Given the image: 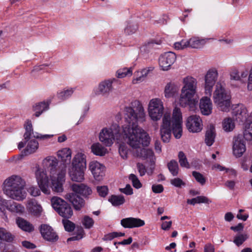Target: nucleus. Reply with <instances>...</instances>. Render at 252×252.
<instances>
[{"mask_svg":"<svg viewBox=\"0 0 252 252\" xmlns=\"http://www.w3.org/2000/svg\"><path fill=\"white\" fill-rule=\"evenodd\" d=\"M125 117L127 124L123 126L124 137L127 144L136 149L134 155L142 159H149L150 169H155V157L153 151L149 149L140 148V145L148 146L150 138L148 134L138 126V123L146 120V114L141 103L137 100L132 101L130 106L125 107Z\"/></svg>","mask_w":252,"mask_h":252,"instance_id":"1","label":"nucleus"},{"mask_svg":"<svg viewBox=\"0 0 252 252\" xmlns=\"http://www.w3.org/2000/svg\"><path fill=\"white\" fill-rule=\"evenodd\" d=\"M182 115L180 108L175 107L171 119L170 115L165 114L162 119V124L160 127V135L164 143L169 142L171 131L175 137L180 138L182 135Z\"/></svg>","mask_w":252,"mask_h":252,"instance_id":"2","label":"nucleus"},{"mask_svg":"<svg viewBox=\"0 0 252 252\" xmlns=\"http://www.w3.org/2000/svg\"><path fill=\"white\" fill-rule=\"evenodd\" d=\"M4 192L10 198L21 201L26 197L25 182L20 176L13 175L9 177L4 181Z\"/></svg>","mask_w":252,"mask_h":252,"instance_id":"3","label":"nucleus"},{"mask_svg":"<svg viewBox=\"0 0 252 252\" xmlns=\"http://www.w3.org/2000/svg\"><path fill=\"white\" fill-rule=\"evenodd\" d=\"M213 99L214 103L220 110L224 112L229 111L231 96L220 82L216 84V89L213 94Z\"/></svg>","mask_w":252,"mask_h":252,"instance_id":"4","label":"nucleus"},{"mask_svg":"<svg viewBox=\"0 0 252 252\" xmlns=\"http://www.w3.org/2000/svg\"><path fill=\"white\" fill-rule=\"evenodd\" d=\"M196 92V90L182 88L179 98L180 105L182 107H188L190 111H194L198 102V98L194 97Z\"/></svg>","mask_w":252,"mask_h":252,"instance_id":"5","label":"nucleus"},{"mask_svg":"<svg viewBox=\"0 0 252 252\" xmlns=\"http://www.w3.org/2000/svg\"><path fill=\"white\" fill-rule=\"evenodd\" d=\"M164 111L163 104L158 98L152 99L148 105L149 117L154 121H158L162 117Z\"/></svg>","mask_w":252,"mask_h":252,"instance_id":"6","label":"nucleus"},{"mask_svg":"<svg viewBox=\"0 0 252 252\" xmlns=\"http://www.w3.org/2000/svg\"><path fill=\"white\" fill-rule=\"evenodd\" d=\"M218 71L216 69H209L205 76V92L207 95L210 96L212 94V89L215 85L217 78Z\"/></svg>","mask_w":252,"mask_h":252,"instance_id":"7","label":"nucleus"},{"mask_svg":"<svg viewBox=\"0 0 252 252\" xmlns=\"http://www.w3.org/2000/svg\"><path fill=\"white\" fill-rule=\"evenodd\" d=\"M176 60V55L172 52H167L161 55L158 59L159 65L164 71L168 70Z\"/></svg>","mask_w":252,"mask_h":252,"instance_id":"8","label":"nucleus"},{"mask_svg":"<svg viewBox=\"0 0 252 252\" xmlns=\"http://www.w3.org/2000/svg\"><path fill=\"white\" fill-rule=\"evenodd\" d=\"M186 126L188 130L192 133L199 132L203 128L202 120L196 115L190 116L187 118Z\"/></svg>","mask_w":252,"mask_h":252,"instance_id":"9","label":"nucleus"},{"mask_svg":"<svg viewBox=\"0 0 252 252\" xmlns=\"http://www.w3.org/2000/svg\"><path fill=\"white\" fill-rule=\"evenodd\" d=\"M36 180L41 190L46 194H49L50 190L49 188V182L46 172L43 169H38L36 171Z\"/></svg>","mask_w":252,"mask_h":252,"instance_id":"10","label":"nucleus"},{"mask_svg":"<svg viewBox=\"0 0 252 252\" xmlns=\"http://www.w3.org/2000/svg\"><path fill=\"white\" fill-rule=\"evenodd\" d=\"M25 132L24 134V139L26 141H28L32 137L39 139L45 140L51 138L53 135L50 134H44L42 135L38 132H33L32 124L31 121L28 120L27 122V124L25 126Z\"/></svg>","mask_w":252,"mask_h":252,"instance_id":"11","label":"nucleus"},{"mask_svg":"<svg viewBox=\"0 0 252 252\" xmlns=\"http://www.w3.org/2000/svg\"><path fill=\"white\" fill-rule=\"evenodd\" d=\"M89 168L94 178L97 181H101L105 173V167L96 161H93L90 163Z\"/></svg>","mask_w":252,"mask_h":252,"instance_id":"12","label":"nucleus"},{"mask_svg":"<svg viewBox=\"0 0 252 252\" xmlns=\"http://www.w3.org/2000/svg\"><path fill=\"white\" fill-rule=\"evenodd\" d=\"M116 81V79L113 78L101 81L95 91V94H101L103 96H108L112 91V83Z\"/></svg>","mask_w":252,"mask_h":252,"instance_id":"13","label":"nucleus"},{"mask_svg":"<svg viewBox=\"0 0 252 252\" xmlns=\"http://www.w3.org/2000/svg\"><path fill=\"white\" fill-rule=\"evenodd\" d=\"M39 229L42 237L45 240L52 242H56L58 240V235L50 225L42 224L40 226Z\"/></svg>","mask_w":252,"mask_h":252,"instance_id":"14","label":"nucleus"},{"mask_svg":"<svg viewBox=\"0 0 252 252\" xmlns=\"http://www.w3.org/2000/svg\"><path fill=\"white\" fill-rule=\"evenodd\" d=\"M245 143L242 135L239 134L234 138L233 152L236 157H240L246 151Z\"/></svg>","mask_w":252,"mask_h":252,"instance_id":"15","label":"nucleus"},{"mask_svg":"<svg viewBox=\"0 0 252 252\" xmlns=\"http://www.w3.org/2000/svg\"><path fill=\"white\" fill-rule=\"evenodd\" d=\"M100 141L106 146H110L113 143L115 136L112 128H104L99 136Z\"/></svg>","mask_w":252,"mask_h":252,"instance_id":"16","label":"nucleus"},{"mask_svg":"<svg viewBox=\"0 0 252 252\" xmlns=\"http://www.w3.org/2000/svg\"><path fill=\"white\" fill-rule=\"evenodd\" d=\"M65 169H63L58 174L57 178H52L51 188L54 191L57 192L63 191V185L65 181Z\"/></svg>","mask_w":252,"mask_h":252,"instance_id":"17","label":"nucleus"},{"mask_svg":"<svg viewBox=\"0 0 252 252\" xmlns=\"http://www.w3.org/2000/svg\"><path fill=\"white\" fill-rule=\"evenodd\" d=\"M67 199L73 205L76 211L80 210L85 205V201L77 193L72 192L66 195Z\"/></svg>","mask_w":252,"mask_h":252,"instance_id":"18","label":"nucleus"},{"mask_svg":"<svg viewBox=\"0 0 252 252\" xmlns=\"http://www.w3.org/2000/svg\"><path fill=\"white\" fill-rule=\"evenodd\" d=\"M145 224L144 220L137 218H126L123 219L121 220V224L124 228L139 227L144 226Z\"/></svg>","mask_w":252,"mask_h":252,"instance_id":"19","label":"nucleus"},{"mask_svg":"<svg viewBox=\"0 0 252 252\" xmlns=\"http://www.w3.org/2000/svg\"><path fill=\"white\" fill-rule=\"evenodd\" d=\"M15 235L3 227H0V250L5 246V242L12 243Z\"/></svg>","mask_w":252,"mask_h":252,"instance_id":"20","label":"nucleus"},{"mask_svg":"<svg viewBox=\"0 0 252 252\" xmlns=\"http://www.w3.org/2000/svg\"><path fill=\"white\" fill-rule=\"evenodd\" d=\"M71 188L73 192L85 198L88 197L92 193L91 188L84 184H73L71 185Z\"/></svg>","mask_w":252,"mask_h":252,"instance_id":"21","label":"nucleus"},{"mask_svg":"<svg viewBox=\"0 0 252 252\" xmlns=\"http://www.w3.org/2000/svg\"><path fill=\"white\" fill-rule=\"evenodd\" d=\"M199 108L203 115H210L212 111V103L210 98L208 96L203 97L200 100Z\"/></svg>","mask_w":252,"mask_h":252,"instance_id":"22","label":"nucleus"},{"mask_svg":"<svg viewBox=\"0 0 252 252\" xmlns=\"http://www.w3.org/2000/svg\"><path fill=\"white\" fill-rule=\"evenodd\" d=\"M84 169L82 167H72L69 173L71 179L77 182H82L84 179Z\"/></svg>","mask_w":252,"mask_h":252,"instance_id":"23","label":"nucleus"},{"mask_svg":"<svg viewBox=\"0 0 252 252\" xmlns=\"http://www.w3.org/2000/svg\"><path fill=\"white\" fill-rule=\"evenodd\" d=\"M16 223L19 228L25 232L31 233L34 230V226L23 218H18Z\"/></svg>","mask_w":252,"mask_h":252,"instance_id":"24","label":"nucleus"},{"mask_svg":"<svg viewBox=\"0 0 252 252\" xmlns=\"http://www.w3.org/2000/svg\"><path fill=\"white\" fill-rule=\"evenodd\" d=\"M205 137L206 144L208 146H212L215 142L216 137L215 128L214 126L211 125L206 130Z\"/></svg>","mask_w":252,"mask_h":252,"instance_id":"25","label":"nucleus"},{"mask_svg":"<svg viewBox=\"0 0 252 252\" xmlns=\"http://www.w3.org/2000/svg\"><path fill=\"white\" fill-rule=\"evenodd\" d=\"M58 156L61 158L63 164H68L71 161V151L69 148H63L58 151Z\"/></svg>","mask_w":252,"mask_h":252,"instance_id":"26","label":"nucleus"},{"mask_svg":"<svg viewBox=\"0 0 252 252\" xmlns=\"http://www.w3.org/2000/svg\"><path fill=\"white\" fill-rule=\"evenodd\" d=\"M50 101H42L39 102L33 106V110L35 111L34 115L35 117H39L44 111L49 109V106Z\"/></svg>","mask_w":252,"mask_h":252,"instance_id":"27","label":"nucleus"},{"mask_svg":"<svg viewBox=\"0 0 252 252\" xmlns=\"http://www.w3.org/2000/svg\"><path fill=\"white\" fill-rule=\"evenodd\" d=\"M209 39H200L198 37H193L188 40L189 47L192 48H201Z\"/></svg>","mask_w":252,"mask_h":252,"instance_id":"28","label":"nucleus"},{"mask_svg":"<svg viewBox=\"0 0 252 252\" xmlns=\"http://www.w3.org/2000/svg\"><path fill=\"white\" fill-rule=\"evenodd\" d=\"M28 208L33 216L38 217L41 215L42 207L35 200H31L29 202Z\"/></svg>","mask_w":252,"mask_h":252,"instance_id":"29","label":"nucleus"},{"mask_svg":"<svg viewBox=\"0 0 252 252\" xmlns=\"http://www.w3.org/2000/svg\"><path fill=\"white\" fill-rule=\"evenodd\" d=\"M39 144L35 139L29 140L26 148L23 151V153L27 156L34 153L38 148Z\"/></svg>","mask_w":252,"mask_h":252,"instance_id":"30","label":"nucleus"},{"mask_svg":"<svg viewBox=\"0 0 252 252\" xmlns=\"http://www.w3.org/2000/svg\"><path fill=\"white\" fill-rule=\"evenodd\" d=\"M183 89H189L197 91V80L191 76L185 77L183 80Z\"/></svg>","mask_w":252,"mask_h":252,"instance_id":"31","label":"nucleus"},{"mask_svg":"<svg viewBox=\"0 0 252 252\" xmlns=\"http://www.w3.org/2000/svg\"><path fill=\"white\" fill-rule=\"evenodd\" d=\"M58 214L65 219H69L73 215V211L70 205L66 202L63 207L59 209Z\"/></svg>","mask_w":252,"mask_h":252,"instance_id":"32","label":"nucleus"},{"mask_svg":"<svg viewBox=\"0 0 252 252\" xmlns=\"http://www.w3.org/2000/svg\"><path fill=\"white\" fill-rule=\"evenodd\" d=\"M177 91V87L174 83H167L164 89V95L166 98L173 97Z\"/></svg>","mask_w":252,"mask_h":252,"instance_id":"33","label":"nucleus"},{"mask_svg":"<svg viewBox=\"0 0 252 252\" xmlns=\"http://www.w3.org/2000/svg\"><path fill=\"white\" fill-rule=\"evenodd\" d=\"M92 152L96 156H103L106 153L107 149L99 143H95L91 146Z\"/></svg>","mask_w":252,"mask_h":252,"instance_id":"34","label":"nucleus"},{"mask_svg":"<svg viewBox=\"0 0 252 252\" xmlns=\"http://www.w3.org/2000/svg\"><path fill=\"white\" fill-rule=\"evenodd\" d=\"M51 202L53 208L58 213L59 209L62 208L66 202L63 199L58 196L53 197L51 199Z\"/></svg>","mask_w":252,"mask_h":252,"instance_id":"35","label":"nucleus"},{"mask_svg":"<svg viewBox=\"0 0 252 252\" xmlns=\"http://www.w3.org/2000/svg\"><path fill=\"white\" fill-rule=\"evenodd\" d=\"M154 69V67L153 66H150L143 69L140 72L141 75L139 77H137L133 80V83L137 84L144 81L145 77L147 76V75L152 72Z\"/></svg>","mask_w":252,"mask_h":252,"instance_id":"36","label":"nucleus"},{"mask_svg":"<svg viewBox=\"0 0 252 252\" xmlns=\"http://www.w3.org/2000/svg\"><path fill=\"white\" fill-rule=\"evenodd\" d=\"M84 162V155L81 153H78L73 158L72 165L74 167H82L84 169L83 163Z\"/></svg>","mask_w":252,"mask_h":252,"instance_id":"37","label":"nucleus"},{"mask_svg":"<svg viewBox=\"0 0 252 252\" xmlns=\"http://www.w3.org/2000/svg\"><path fill=\"white\" fill-rule=\"evenodd\" d=\"M113 206H118L123 204L125 202L124 196L122 195H112L108 199Z\"/></svg>","mask_w":252,"mask_h":252,"instance_id":"38","label":"nucleus"},{"mask_svg":"<svg viewBox=\"0 0 252 252\" xmlns=\"http://www.w3.org/2000/svg\"><path fill=\"white\" fill-rule=\"evenodd\" d=\"M167 167L173 176H176L179 173V167L178 162L174 159L170 160L167 164Z\"/></svg>","mask_w":252,"mask_h":252,"instance_id":"39","label":"nucleus"},{"mask_svg":"<svg viewBox=\"0 0 252 252\" xmlns=\"http://www.w3.org/2000/svg\"><path fill=\"white\" fill-rule=\"evenodd\" d=\"M6 207L8 210L12 212L21 213L24 211V208L22 205L14 202L8 203Z\"/></svg>","mask_w":252,"mask_h":252,"instance_id":"40","label":"nucleus"},{"mask_svg":"<svg viewBox=\"0 0 252 252\" xmlns=\"http://www.w3.org/2000/svg\"><path fill=\"white\" fill-rule=\"evenodd\" d=\"M58 164V160L55 158H52L47 160L46 166L53 175L55 173Z\"/></svg>","mask_w":252,"mask_h":252,"instance_id":"41","label":"nucleus"},{"mask_svg":"<svg viewBox=\"0 0 252 252\" xmlns=\"http://www.w3.org/2000/svg\"><path fill=\"white\" fill-rule=\"evenodd\" d=\"M223 129L227 132L232 131L234 127L235 124L233 120L230 118H227L224 119L222 123Z\"/></svg>","mask_w":252,"mask_h":252,"instance_id":"42","label":"nucleus"},{"mask_svg":"<svg viewBox=\"0 0 252 252\" xmlns=\"http://www.w3.org/2000/svg\"><path fill=\"white\" fill-rule=\"evenodd\" d=\"M179 162L182 167L189 168L190 165L188 161L187 158L183 152L180 151L178 154Z\"/></svg>","mask_w":252,"mask_h":252,"instance_id":"43","label":"nucleus"},{"mask_svg":"<svg viewBox=\"0 0 252 252\" xmlns=\"http://www.w3.org/2000/svg\"><path fill=\"white\" fill-rule=\"evenodd\" d=\"M246 112L247 110L243 105H238V106L233 110V113L239 119H241L240 116L242 117H246Z\"/></svg>","mask_w":252,"mask_h":252,"instance_id":"44","label":"nucleus"},{"mask_svg":"<svg viewBox=\"0 0 252 252\" xmlns=\"http://www.w3.org/2000/svg\"><path fill=\"white\" fill-rule=\"evenodd\" d=\"M137 29L138 26L136 23L129 21L125 29V32L128 35L131 34L135 33Z\"/></svg>","mask_w":252,"mask_h":252,"instance_id":"45","label":"nucleus"},{"mask_svg":"<svg viewBox=\"0 0 252 252\" xmlns=\"http://www.w3.org/2000/svg\"><path fill=\"white\" fill-rule=\"evenodd\" d=\"M62 223L66 231L72 232L75 229V223L69 220L68 219H63Z\"/></svg>","mask_w":252,"mask_h":252,"instance_id":"46","label":"nucleus"},{"mask_svg":"<svg viewBox=\"0 0 252 252\" xmlns=\"http://www.w3.org/2000/svg\"><path fill=\"white\" fill-rule=\"evenodd\" d=\"M132 75L131 68H123L119 69L117 71V76L118 78H122L126 76H131Z\"/></svg>","mask_w":252,"mask_h":252,"instance_id":"47","label":"nucleus"},{"mask_svg":"<svg viewBox=\"0 0 252 252\" xmlns=\"http://www.w3.org/2000/svg\"><path fill=\"white\" fill-rule=\"evenodd\" d=\"M82 223L86 229H90L93 226L94 221L89 216H85L82 220Z\"/></svg>","mask_w":252,"mask_h":252,"instance_id":"48","label":"nucleus"},{"mask_svg":"<svg viewBox=\"0 0 252 252\" xmlns=\"http://www.w3.org/2000/svg\"><path fill=\"white\" fill-rule=\"evenodd\" d=\"M73 93V90L72 88L62 91L58 93V97L60 99L63 100L69 97Z\"/></svg>","mask_w":252,"mask_h":252,"instance_id":"49","label":"nucleus"},{"mask_svg":"<svg viewBox=\"0 0 252 252\" xmlns=\"http://www.w3.org/2000/svg\"><path fill=\"white\" fill-rule=\"evenodd\" d=\"M192 175L195 178L196 181L198 183H199L201 185L203 186L205 185L206 180V178L202 174L198 172L194 171L192 172Z\"/></svg>","mask_w":252,"mask_h":252,"instance_id":"50","label":"nucleus"},{"mask_svg":"<svg viewBox=\"0 0 252 252\" xmlns=\"http://www.w3.org/2000/svg\"><path fill=\"white\" fill-rule=\"evenodd\" d=\"M128 149L125 144H121L119 145V152L121 157L123 159H126L127 158Z\"/></svg>","mask_w":252,"mask_h":252,"instance_id":"51","label":"nucleus"},{"mask_svg":"<svg viewBox=\"0 0 252 252\" xmlns=\"http://www.w3.org/2000/svg\"><path fill=\"white\" fill-rule=\"evenodd\" d=\"M129 179L131 181L134 188L138 189L142 187V184L140 183L137 177L133 174L129 175Z\"/></svg>","mask_w":252,"mask_h":252,"instance_id":"52","label":"nucleus"},{"mask_svg":"<svg viewBox=\"0 0 252 252\" xmlns=\"http://www.w3.org/2000/svg\"><path fill=\"white\" fill-rule=\"evenodd\" d=\"M78 233L76 235L73 236L70 238H68L67 240V242L69 241H78L82 239L85 234V232L83 229L82 227H80L79 229L78 230Z\"/></svg>","mask_w":252,"mask_h":252,"instance_id":"53","label":"nucleus"},{"mask_svg":"<svg viewBox=\"0 0 252 252\" xmlns=\"http://www.w3.org/2000/svg\"><path fill=\"white\" fill-rule=\"evenodd\" d=\"M96 190L98 195L102 197H105L108 194L109 191L106 186H97Z\"/></svg>","mask_w":252,"mask_h":252,"instance_id":"54","label":"nucleus"},{"mask_svg":"<svg viewBox=\"0 0 252 252\" xmlns=\"http://www.w3.org/2000/svg\"><path fill=\"white\" fill-rule=\"evenodd\" d=\"M170 183L173 186L177 188H181L186 185L185 183L180 178H175L170 180Z\"/></svg>","mask_w":252,"mask_h":252,"instance_id":"55","label":"nucleus"},{"mask_svg":"<svg viewBox=\"0 0 252 252\" xmlns=\"http://www.w3.org/2000/svg\"><path fill=\"white\" fill-rule=\"evenodd\" d=\"M247 238L248 236L246 234H240L235 237L234 242L237 246H239L243 243Z\"/></svg>","mask_w":252,"mask_h":252,"instance_id":"56","label":"nucleus"},{"mask_svg":"<svg viewBox=\"0 0 252 252\" xmlns=\"http://www.w3.org/2000/svg\"><path fill=\"white\" fill-rule=\"evenodd\" d=\"M187 47H189L188 40H182L180 42L174 43L175 48L178 50L183 49Z\"/></svg>","mask_w":252,"mask_h":252,"instance_id":"57","label":"nucleus"},{"mask_svg":"<svg viewBox=\"0 0 252 252\" xmlns=\"http://www.w3.org/2000/svg\"><path fill=\"white\" fill-rule=\"evenodd\" d=\"M27 190L31 195L33 196H37L40 194V190L35 187H30Z\"/></svg>","mask_w":252,"mask_h":252,"instance_id":"58","label":"nucleus"},{"mask_svg":"<svg viewBox=\"0 0 252 252\" xmlns=\"http://www.w3.org/2000/svg\"><path fill=\"white\" fill-rule=\"evenodd\" d=\"M119 190L120 192L127 195H131L133 193V189L129 184H127L125 188H120Z\"/></svg>","mask_w":252,"mask_h":252,"instance_id":"59","label":"nucleus"},{"mask_svg":"<svg viewBox=\"0 0 252 252\" xmlns=\"http://www.w3.org/2000/svg\"><path fill=\"white\" fill-rule=\"evenodd\" d=\"M152 191L155 193H160L163 191V186L161 184H154L152 187Z\"/></svg>","mask_w":252,"mask_h":252,"instance_id":"60","label":"nucleus"},{"mask_svg":"<svg viewBox=\"0 0 252 252\" xmlns=\"http://www.w3.org/2000/svg\"><path fill=\"white\" fill-rule=\"evenodd\" d=\"M137 167L140 175L141 176H144L146 172L145 166L142 163H137Z\"/></svg>","mask_w":252,"mask_h":252,"instance_id":"61","label":"nucleus"},{"mask_svg":"<svg viewBox=\"0 0 252 252\" xmlns=\"http://www.w3.org/2000/svg\"><path fill=\"white\" fill-rule=\"evenodd\" d=\"M22 245L23 247L28 249H34L36 248L35 244L28 241H22Z\"/></svg>","mask_w":252,"mask_h":252,"instance_id":"62","label":"nucleus"},{"mask_svg":"<svg viewBox=\"0 0 252 252\" xmlns=\"http://www.w3.org/2000/svg\"><path fill=\"white\" fill-rule=\"evenodd\" d=\"M198 203H206L209 204L211 202L207 197L204 196H197Z\"/></svg>","mask_w":252,"mask_h":252,"instance_id":"63","label":"nucleus"},{"mask_svg":"<svg viewBox=\"0 0 252 252\" xmlns=\"http://www.w3.org/2000/svg\"><path fill=\"white\" fill-rule=\"evenodd\" d=\"M204 252H214L215 247L211 243H207L204 248Z\"/></svg>","mask_w":252,"mask_h":252,"instance_id":"64","label":"nucleus"}]
</instances>
